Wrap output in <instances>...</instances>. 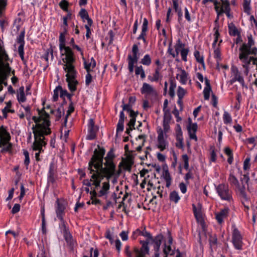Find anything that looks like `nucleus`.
I'll return each mask as SVG.
<instances>
[{
    "instance_id": "nucleus-1",
    "label": "nucleus",
    "mask_w": 257,
    "mask_h": 257,
    "mask_svg": "<svg viewBox=\"0 0 257 257\" xmlns=\"http://www.w3.org/2000/svg\"><path fill=\"white\" fill-rule=\"evenodd\" d=\"M39 117L33 116L32 119L36 123L35 125H33L32 130L34 137V142L32 148L33 151H38L35 153V158L37 161H40V154L43 152V147L45 146L47 142L45 141V136L51 133L49 127L50 121L49 120V114L47 113L44 108L38 110Z\"/></svg>"
},
{
    "instance_id": "nucleus-2",
    "label": "nucleus",
    "mask_w": 257,
    "mask_h": 257,
    "mask_svg": "<svg viewBox=\"0 0 257 257\" xmlns=\"http://www.w3.org/2000/svg\"><path fill=\"white\" fill-rule=\"evenodd\" d=\"M98 150L95 149L88 164V170L92 173L94 170L100 171L105 174L107 179L114 175L116 172L115 165L113 163L115 155L112 149L107 153L104 158V167H102L103 159L105 154V149L98 146Z\"/></svg>"
},
{
    "instance_id": "nucleus-3",
    "label": "nucleus",
    "mask_w": 257,
    "mask_h": 257,
    "mask_svg": "<svg viewBox=\"0 0 257 257\" xmlns=\"http://www.w3.org/2000/svg\"><path fill=\"white\" fill-rule=\"evenodd\" d=\"M91 174L92 187H91L90 195L93 197H106L110 189V178L107 179L105 174L95 170Z\"/></svg>"
},
{
    "instance_id": "nucleus-4",
    "label": "nucleus",
    "mask_w": 257,
    "mask_h": 257,
    "mask_svg": "<svg viewBox=\"0 0 257 257\" xmlns=\"http://www.w3.org/2000/svg\"><path fill=\"white\" fill-rule=\"evenodd\" d=\"M60 55L62 60V65L64 71L75 70L74 63L75 57L72 50L69 47L60 49Z\"/></svg>"
},
{
    "instance_id": "nucleus-5",
    "label": "nucleus",
    "mask_w": 257,
    "mask_h": 257,
    "mask_svg": "<svg viewBox=\"0 0 257 257\" xmlns=\"http://www.w3.org/2000/svg\"><path fill=\"white\" fill-rule=\"evenodd\" d=\"M141 235L147 238L146 240H141L140 244L142 246L140 248L138 247L134 248V252L136 257H146L147 254L149 253V247L148 244L150 243V239H153L151 234L146 230V228L142 230Z\"/></svg>"
},
{
    "instance_id": "nucleus-6",
    "label": "nucleus",
    "mask_w": 257,
    "mask_h": 257,
    "mask_svg": "<svg viewBox=\"0 0 257 257\" xmlns=\"http://www.w3.org/2000/svg\"><path fill=\"white\" fill-rule=\"evenodd\" d=\"M254 44V40L252 38V35H249L247 36V43L246 44H243L239 48V59H242L247 60L245 57L252 55L256 56L257 54V48L256 47H252Z\"/></svg>"
},
{
    "instance_id": "nucleus-7",
    "label": "nucleus",
    "mask_w": 257,
    "mask_h": 257,
    "mask_svg": "<svg viewBox=\"0 0 257 257\" xmlns=\"http://www.w3.org/2000/svg\"><path fill=\"white\" fill-rule=\"evenodd\" d=\"M139 49L138 45L134 44L132 47V53L127 56L128 70L130 73L134 70L135 65L138 63L140 58Z\"/></svg>"
},
{
    "instance_id": "nucleus-8",
    "label": "nucleus",
    "mask_w": 257,
    "mask_h": 257,
    "mask_svg": "<svg viewBox=\"0 0 257 257\" xmlns=\"http://www.w3.org/2000/svg\"><path fill=\"white\" fill-rule=\"evenodd\" d=\"M215 187L216 191L221 200L227 201L232 200V192L229 190L228 184L221 183L215 185Z\"/></svg>"
},
{
    "instance_id": "nucleus-9",
    "label": "nucleus",
    "mask_w": 257,
    "mask_h": 257,
    "mask_svg": "<svg viewBox=\"0 0 257 257\" xmlns=\"http://www.w3.org/2000/svg\"><path fill=\"white\" fill-rule=\"evenodd\" d=\"M232 243L234 247L237 250H242L243 243L242 236L234 224L232 225Z\"/></svg>"
},
{
    "instance_id": "nucleus-10",
    "label": "nucleus",
    "mask_w": 257,
    "mask_h": 257,
    "mask_svg": "<svg viewBox=\"0 0 257 257\" xmlns=\"http://www.w3.org/2000/svg\"><path fill=\"white\" fill-rule=\"evenodd\" d=\"M66 77V81L69 90L71 92H74L76 90V85L78 84V81L76 79L77 76V71L76 70L65 71Z\"/></svg>"
},
{
    "instance_id": "nucleus-11",
    "label": "nucleus",
    "mask_w": 257,
    "mask_h": 257,
    "mask_svg": "<svg viewBox=\"0 0 257 257\" xmlns=\"http://www.w3.org/2000/svg\"><path fill=\"white\" fill-rule=\"evenodd\" d=\"M231 78L230 80V83L231 84L237 81L242 87L244 86L245 82L243 77L241 75L237 67L235 66L231 67Z\"/></svg>"
},
{
    "instance_id": "nucleus-12",
    "label": "nucleus",
    "mask_w": 257,
    "mask_h": 257,
    "mask_svg": "<svg viewBox=\"0 0 257 257\" xmlns=\"http://www.w3.org/2000/svg\"><path fill=\"white\" fill-rule=\"evenodd\" d=\"M158 137L157 146L161 151H164L168 145L166 140V135L164 134L163 129L161 127H158L157 129Z\"/></svg>"
},
{
    "instance_id": "nucleus-13",
    "label": "nucleus",
    "mask_w": 257,
    "mask_h": 257,
    "mask_svg": "<svg viewBox=\"0 0 257 257\" xmlns=\"http://www.w3.org/2000/svg\"><path fill=\"white\" fill-rule=\"evenodd\" d=\"M88 134L86 136V139L88 140H94L96 136V133L98 130V127L95 125L94 119L90 118L88 122Z\"/></svg>"
},
{
    "instance_id": "nucleus-14",
    "label": "nucleus",
    "mask_w": 257,
    "mask_h": 257,
    "mask_svg": "<svg viewBox=\"0 0 257 257\" xmlns=\"http://www.w3.org/2000/svg\"><path fill=\"white\" fill-rule=\"evenodd\" d=\"M25 31L23 30L21 32L20 35L17 38L16 42L17 43L19 44L20 45L18 47V51L20 57H21V60L24 62V46H25Z\"/></svg>"
},
{
    "instance_id": "nucleus-15",
    "label": "nucleus",
    "mask_w": 257,
    "mask_h": 257,
    "mask_svg": "<svg viewBox=\"0 0 257 257\" xmlns=\"http://www.w3.org/2000/svg\"><path fill=\"white\" fill-rule=\"evenodd\" d=\"M176 79L183 85H185L188 81L190 84H191V80L189 76V74L181 67L177 68Z\"/></svg>"
},
{
    "instance_id": "nucleus-16",
    "label": "nucleus",
    "mask_w": 257,
    "mask_h": 257,
    "mask_svg": "<svg viewBox=\"0 0 257 257\" xmlns=\"http://www.w3.org/2000/svg\"><path fill=\"white\" fill-rule=\"evenodd\" d=\"M141 92L146 97L155 96L157 95V92L155 88L150 84L144 83L141 88Z\"/></svg>"
},
{
    "instance_id": "nucleus-17",
    "label": "nucleus",
    "mask_w": 257,
    "mask_h": 257,
    "mask_svg": "<svg viewBox=\"0 0 257 257\" xmlns=\"http://www.w3.org/2000/svg\"><path fill=\"white\" fill-rule=\"evenodd\" d=\"M11 72L14 75L15 70L12 71L11 68L0 69V83L3 86H8L7 80Z\"/></svg>"
},
{
    "instance_id": "nucleus-18",
    "label": "nucleus",
    "mask_w": 257,
    "mask_h": 257,
    "mask_svg": "<svg viewBox=\"0 0 257 257\" xmlns=\"http://www.w3.org/2000/svg\"><path fill=\"white\" fill-rule=\"evenodd\" d=\"M57 207L56 208V213L57 218L61 221L62 224H64V220L63 216L64 214V210L65 209V205L58 199L56 201Z\"/></svg>"
},
{
    "instance_id": "nucleus-19",
    "label": "nucleus",
    "mask_w": 257,
    "mask_h": 257,
    "mask_svg": "<svg viewBox=\"0 0 257 257\" xmlns=\"http://www.w3.org/2000/svg\"><path fill=\"white\" fill-rule=\"evenodd\" d=\"M8 56L5 51L0 47V69L11 68L9 64L7 62Z\"/></svg>"
},
{
    "instance_id": "nucleus-20",
    "label": "nucleus",
    "mask_w": 257,
    "mask_h": 257,
    "mask_svg": "<svg viewBox=\"0 0 257 257\" xmlns=\"http://www.w3.org/2000/svg\"><path fill=\"white\" fill-rule=\"evenodd\" d=\"M176 147L178 148L184 149V144H183V137L182 135V132L180 126L178 124L177 125V128L176 130Z\"/></svg>"
},
{
    "instance_id": "nucleus-21",
    "label": "nucleus",
    "mask_w": 257,
    "mask_h": 257,
    "mask_svg": "<svg viewBox=\"0 0 257 257\" xmlns=\"http://www.w3.org/2000/svg\"><path fill=\"white\" fill-rule=\"evenodd\" d=\"M84 68L87 72H92L93 69L95 67L96 63L93 57L86 60L84 57H82Z\"/></svg>"
},
{
    "instance_id": "nucleus-22",
    "label": "nucleus",
    "mask_w": 257,
    "mask_h": 257,
    "mask_svg": "<svg viewBox=\"0 0 257 257\" xmlns=\"http://www.w3.org/2000/svg\"><path fill=\"white\" fill-rule=\"evenodd\" d=\"M221 8L219 7L220 4L217 5V11H216L217 14V19H218L219 15L228 11H230L229 2L228 0H221Z\"/></svg>"
},
{
    "instance_id": "nucleus-23",
    "label": "nucleus",
    "mask_w": 257,
    "mask_h": 257,
    "mask_svg": "<svg viewBox=\"0 0 257 257\" xmlns=\"http://www.w3.org/2000/svg\"><path fill=\"white\" fill-rule=\"evenodd\" d=\"M229 209L225 208L222 209L220 211L215 213V218L219 224L223 222L224 219L226 218L228 215Z\"/></svg>"
},
{
    "instance_id": "nucleus-24",
    "label": "nucleus",
    "mask_w": 257,
    "mask_h": 257,
    "mask_svg": "<svg viewBox=\"0 0 257 257\" xmlns=\"http://www.w3.org/2000/svg\"><path fill=\"white\" fill-rule=\"evenodd\" d=\"M56 171V167L53 163L49 165V172L47 175V180L49 183H54L55 181V175Z\"/></svg>"
},
{
    "instance_id": "nucleus-25",
    "label": "nucleus",
    "mask_w": 257,
    "mask_h": 257,
    "mask_svg": "<svg viewBox=\"0 0 257 257\" xmlns=\"http://www.w3.org/2000/svg\"><path fill=\"white\" fill-rule=\"evenodd\" d=\"M163 238V235L159 234L155 236V238L153 237V239H150V242H152L154 244V248L155 252H159Z\"/></svg>"
},
{
    "instance_id": "nucleus-26",
    "label": "nucleus",
    "mask_w": 257,
    "mask_h": 257,
    "mask_svg": "<svg viewBox=\"0 0 257 257\" xmlns=\"http://www.w3.org/2000/svg\"><path fill=\"white\" fill-rule=\"evenodd\" d=\"M197 124L196 123H190L187 127L189 135V137L191 139L197 140V138L196 135V132L197 130Z\"/></svg>"
},
{
    "instance_id": "nucleus-27",
    "label": "nucleus",
    "mask_w": 257,
    "mask_h": 257,
    "mask_svg": "<svg viewBox=\"0 0 257 257\" xmlns=\"http://www.w3.org/2000/svg\"><path fill=\"white\" fill-rule=\"evenodd\" d=\"M163 78V75L161 72V70L159 69H155L154 72L148 76V79L151 82H158L161 80Z\"/></svg>"
},
{
    "instance_id": "nucleus-28",
    "label": "nucleus",
    "mask_w": 257,
    "mask_h": 257,
    "mask_svg": "<svg viewBox=\"0 0 257 257\" xmlns=\"http://www.w3.org/2000/svg\"><path fill=\"white\" fill-rule=\"evenodd\" d=\"M17 98L20 103L25 102L26 101V96L24 92V87L21 86L17 90Z\"/></svg>"
},
{
    "instance_id": "nucleus-29",
    "label": "nucleus",
    "mask_w": 257,
    "mask_h": 257,
    "mask_svg": "<svg viewBox=\"0 0 257 257\" xmlns=\"http://www.w3.org/2000/svg\"><path fill=\"white\" fill-rule=\"evenodd\" d=\"M205 84L206 86L203 90L204 98L205 100H208L210 97V92L211 91V88L210 81L206 78H205Z\"/></svg>"
},
{
    "instance_id": "nucleus-30",
    "label": "nucleus",
    "mask_w": 257,
    "mask_h": 257,
    "mask_svg": "<svg viewBox=\"0 0 257 257\" xmlns=\"http://www.w3.org/2000/svg\"><path fill=\"white\" fill-rule=\"evenodd\" d=\"M130 116L131 117L128 123V125L129 126V128H126V133L127 134H129L130 129L131 130H133V128L134 127L135 122H136V117L137 116V114L134 111H131V113H130Z\"/></svg>"
},
{
    "instance_id": "nucleus-31",
    "label": "nucleus",
    "mask_w": 257,
    "mask_h": 257,
    "mask_svg": "<svg viewBox=\"0 0 257 257\" xmlns=\"http://www.w3.org/2000/svg\"><path fill=\"white\" fill-rule=\"evenodd\" d=\"M79 15L83 20V22H85V21L86 20L87 24H89V25H92V21L89 17L88 14L85 9H82L79 13Z\"/></svg>"
},
{
    "instance_id": "nucleus-32",
    "label": "nucleus",
    "mask_w": 257,
    "mask_h": 257,
    "mask_svg": "<svg viewBox=\"0 0 257 257\" xmlns=\"http://www.w3.org/2000/svg\"><path fill=\"white\" fill-rule=\"evenodd\" d=\"M148 21L147 18H144L142 26L141 33L137 38L138 40H142L146 36V32L148 31Z\"/></svg>"
},
{
    "instance_id": "nucleus-33",
    "label": "nucleus",
    "mask_w": 257,
    "mask_h": 257,
    "mask_svg": "<svg viewBox=\"0 0 257 257\" xmlns=\"http://www.w3.org/2000/svg\"><path fill=\"white\" fill-rule=\"evenodd\" d=\"M63 236L66 240V241L69 244H71L72 242V236L69 231L68 229L67 228L65 224H63Z\"/></svg>"
},
{
    "instance_id": "nucleus-34",
    "label": "nucleus",
    "mask_w": 257,
    "mask_h": 257,
    "mask_svg": "<svg viewBox=\"0 0 257 257\" xmlns=\"http://www.w3.org/2000/svg\"><path fill=\"white\" fill-rule=\"evenodd\" d=\"M228 33L231 36H236L240 35V33L238 31L236 26L232 23L228 24Z\"/></svg>"
},
{
    "instance_id": "nucleus-35",
    "label": "nucleus",
    "mask_w": 257,
    "mask_h": 257,
    "mask_svg": "<svg viewBox=\"0 0 257 257\" xmlns=\"http://www.w3.org/2000/svg\"><path fill=\"white\" fill-rule=\"evenodd\" d=\"M228 181H229L230 185L234 186L237 188H239L238 180L232 173H230L228 178Z\"/></svg>"
},
{
    "instance_id": "nucleus-36",
    "label": "nucleus",
    "mask_w": 257,
    "mask_h": 257,
    "mask_svg": "<svg viewBox=\"0 0 257 257\" xmlns=\"http://www.w3.org/2000/svg\"><path fill=\"white\" fill-rule=\"evenodd\" d=\"M169 199L170 201L177 204L179 202L180 200V197L178 192L176 191H173L170 192L169 195Z\"/></svg>"
},
{
    "instance_id": "nucleus-37",
    "label": "nucleus",
    "mask_w": 257,
    "mask_h": 257,
    "mask_svg": "<svg viewBox=\"0 0 257 257\" xmlns=\"http://www.w3.org/2000/svg\"><path fill=\"white\" fill-rule=\"evenodd\" d=\"M224 152L228 156L227 162L229 164H231L233 161V155L232 151L228 147H226L224 149Z\"/></svg>"
},
{
    "instance_id": "nucleus-38",
    "label": "nucleus",
    "mask_w": 257,
    "mask_h": 257,
    "mask_svg": "<svg viewBox=\"0 0 257 257\" xmlns=\"http://www.w3.org/2000/svg\"><path fill=\"white\" fill-rule=\"evenodd\" d=\"M194 56L196 61L201 64L203 67L205 66L204 57L198 50H195L194 52Z\"/></svg>"
},
{
    "instance_id": "nucleus-39",
    "label": "nucleus",
    "mask_w": 257,
    "mask_h": 257,
    "mask_svg": "<svg viewBox=\"0 0 257 257\" xmlns=\"http://www.w3.org/2000/svg\"><path fill=\"white\" fill-rule=\"evenodd\" d=\"M51 112L56 116V120H59L62 115L64 114V110L63 107H60L55 110H51Z\"/></svg>"
},
{
    "instance_id": "nucleus-40",
    "label": "nucleus",
    "mask_w": 257,
    "mask_h": 257,
    "mask_svg": "<svg viewBox=\"0 0 257 257\" xmlns=\"http://www.w3.org/2000/svg\"><path fill=\"white\" fill-rule=\"evenodd\" d=\"M64 33H61L59 36V49H62L63 48H66L67 46L65 45V35Z\"/></svg>"
},
{
    "instance_id": "nucleus-41",
    "label": "nucleus",
    "mask_w": 257,
    "mask_h": 257,
    "mask_svg": "<svg viewBox=\"0 0 257 257\" xmlns=\"http://www.w3.org/2000/svg\"><path fill=\"white\" fill-rule=\"evenodd\" d=\"M165 256L164 257H167L168 255H173L175 253L174 250L172 249L171 245L165 244L164 248L163 249Z\"/></svg>"
},
{
    "instance_id": "nucleus-42",
    "label": "nucleus",
    "mask_w": 257,
    "mask_h": 257,
    "mask_svg": "<svg viewBox=\"0 0 257 257\" xmlns=\"http://www.w3.org/2000/svg\"><path fill=\"white\" fill-rule=\"evenodd\" d=\"M163 177L166 183V187H169L171 184L172 179L168 170H166L163 173Z\"/></svg>"
},
{
    "instance_id": "nucleus-43",
    "label": "nucleus",
    "mask_w": 257,
    "mask_h": 257,
    "mask_svg": "<svg viewBox=\"0 0 257 257\" xmlns=\"http://www.w3.org/2000/svg\"><path fill=\"white\" fill-rule=\"evenodd\" d=\"M214 48L213 57L216 60V61L218 62L221 60V55L220 52V49L219 47H216Z\"/></svg>"
},
{
    "instance_id": "nucleus-44",
    "label": "nucleus",
    "mask_w": 257,
    "mask_h": 257,
    "mask_svg": "<svg viewBox=\"0 0 257 257\" xmlns=\"http://www.w3.org/2000/svg\"><path fill=\"white\" fill-rule=\"evenodd\" d=\"M135 74L136 75H140L141 78L144 79L146 77L145 71L142 66H136L135 69Z\"/></svg>"
},
{
    "instance_id": "nucleus-45",
    "label": "nucleus",
    "mask_w": 257,
    "mask_h": 257,
    "mask_svg": "<svg viewBox=\"0 0 257 257\" xmlns=\"http://www.w3.org/2000/svg\"><path fill=\"white\" fill-rule=\"evenodd\" d=\"M223 121L224 124H228L232 122L231 115L226 111H224L223 114Z\"/></svg>"
},
{
    "instance_id": "nucleus-46",
    "label": "nucleus",
    "mask_w": 257,
    "mask_h": 257,
    "mask_svg": "<svg viewBox=\"0 0 257 257\" xmlns=\"http://www.w3.org/2000/svg\"><path fill=\"white\" fill-rule=\"evenodd\" d=\"M141 63L145 66H149L152 63V59L149 54H146L141 59Z\"/></svg>"
},
{
    "instance_id": "nucleus-47",
    "label": "nucleus",
    "mask_w": 257,
    "mask_h": 257,
    "mask_svg": "<svg viewBox=\"0 0 257 257\" xmlns=\"http://www.w3.org/2000/svg\"><path fill=\"white\" fill-rule=\"evenodd\" d=\"M23 154L25 156V159L24 161V163L26 167V168H28V166L30 163V159L29 157V153L28 151L26 150H23Z\"/></svg>"
},
{
    "instance_id": "nucleus-48",
    "label": "nucleus",
    "mask_w": 257,
    "mask_h": 257,
    "mask_svg": "<svg viewBox=\"0 0 257 257\" xmlns=\"http://www.w3.org/2000/svg\"><path fill=\"white\" fill-rule=\"evenodd\" d=\"M74 107L73 103L72 102H71L69 105L68 110L67 111V114H66V116H65L64 122L65 125L67 123V118H68L69 115H70V114L72 112H73L74 111Z\"/></svg>"
},
{
    "instance_id": "nucleus-49",
    "label": "nucleus",
    "mask_w": 257,
    "mask_h": 257,
    "mask_svg": "<svg viewBox=\"0 0 257 257\" xmlns=\"http://www.w3.org/2000/svg\"><path fill=\"white\" fill-rule=\"evenodd\" d=\"M6 106L2 109L3 115L5 118L7 117V114L9 112V110H10V108L12 106V102L11 101H9L6 103Z\"/></svg>"
},
{
    "instance_id": "nucleus-50",
    "label": "nucleus",
    "mask_w": 257,
    "mask_h": 257,
    "mask_svg": "<svg viewBox=\"0 0 257 257\" xmlns=\"http://www.w3.org/2000/svg\"><path fill=\"white\" fill-rule=\"evenodd\" d=\"M10 135L9 133L7 131L6 128L4 127L3 125L0 126V138H5L7 137V138H9Z\"/></svg>"
},
{
    "instance_id": "nucleus-51",
    "label": "nucleus",
    "mask_w": 257,
    "mask_h": 257,
    "mask_svg": "<svg viewBox=\"0 0 257 257\" xmlns=\"http://www.w3.org/2000/svg\"><path fill=\"white\" fill-rule=\"evenodd\" d=\"M176 85L175 82L171 81L170 82V85L169 87V94L171 97H173L175 96V89L176 88Z\"/></svg>"
},
{
    "instance_id": "nucleus-52",
    "label": "nucleus",
    "mask_w": 257,
    "mask_h": 257,
    "mask_svg": "<svg viewBox=\"0 0 257 257\" xmlns=\"http://www.w3.org/2000/svg\"><path fill=\"white\" fill-rule=\"evenodd\" d=\"M182 160L184 162V167L186 170H189V158L187 155L184 154L182 156Z\"/></svg>"
},
{
    "instance_id": "nucleus-53",
    "label": "nucleus",
    "mask_w": 257,
    "mask_h": 257,
    "mask_svg": "<svg viewBox=\"0 0 257 257\" xmlns=\"http://www.w3.org/2000/svg\"><path fill=\"white\" fill-rule=\"evenodd\" d=\"M215 32L214 34V40L212 44V47L213 48L216 47V44L217 42H218V39L219 37L220 36V34L218 31V29L215 28L214 29Z\"/></svg>"
},
{
    "instance_id": "nucleus-54",
    "label": "nucleus",
    "mask_w": 257,
    "mask_h": 257,
    "mask_svg": "<svg viewBox=\"0 0 257 257\" xmlns=\"http://www.w3.org/2000/svg\"><path fill=\"white\" fill-rule=\"evenodd\" d=\"M189 52V50L188 48L182 49L180 54L181 56V59L183 61H187V55L188 54Z\"/></svg>"
},
{
    "instance_id": "nucleus-55",
    "label": "nucleus",
    "mask_w": 257,
    "mask_h": 257,
    "mask_svg": "<svg viewBox=\"0 0 257 257\" xmlns=\"http://www.w3.org/2000/svg\"><path fill=\"white\" fill-rule=\"evenodd\" d=\"M186 93V91L183 87L181 86L178 87L177 94L179 98L183 99Z\"/></svg>"
},
{
    "instance_id": "nucleus-56",
    "label": "nucleus",
    "mask_w": 257,
    "mask_h": 257,
    "mask_svg": "<svg viewBox=\"0 0 257 257\" xmlns=\"http://www.w3.org/2000/svg\"><path fill=\"white\" fill-rule=\"evenodd\" d=\"M60 96L62 98L67 97L68 99H71L72 94L69 93L66 90H64L61 86V90H60Z\"/></svg>"
},
{
    "instance_id": "nucleus-57",
    "label": "nucleus",
    "mask_w": 257,
    "mask_h": 257,
    "mask_svg": "<svg viewBox=\"0 0 257 257\" xmlns=\"http://www.w3.org/2000/svg\"><path fill=\"white\" fill-rule=\"evenodd\" d=\"M60 90H61V86L60 85L57 86L54 90L53 96V100L54 101H56L58 100L59 95H60Z\"/></svg>"
},
{
    "instance_id": "nucleus-58",
    "label": "nucleus",
    "mask_w": 257,
    "mask_h": 257,
    "mask_svg": "<svg viewBox=\"0 0 257 257\" xmlns=\"http://www.w3.org/2000/svg\"><path fill=\"white\" fill-rule=\"evenodd\" d=\"M69 3L66 0H62L59 3L60 7L64 11L68 12Z\"/></svg>"
},
{
    "instance_id": "nucleus-59",
    "label": "nucleus",
    "mask_w": 257,
    "mask_h": 257,
    "mask_svg": "<svg viewBox=\"0 0 257 257\" xmlns=\"http://www.w3.org/2000/svg\"><path fill=\"white\" fill-rule=\"evenodd\" d=\"M193 211L194 214L197 219H199L201 218V213L199 209H197L194 204L192 205Z\"/></svg>"
},
{
    "instance_id": "nucleus-60",
    "label": "nucleus",
    "mask_w": 257,
    "mask_h": 257,
    "mask_svg": "<svg viewBox=\"0 0 257 257\" xmlns=\"http://www.w3.org/2000/svg\"><path fill=\"white\" fill-rule=\"evenodd\" d=\"M172 118L169 110L164 111L163 122H170Z\"/></svg>"
},
{
    "instance_id": "nucleus-61",
    "label": "nucleus",
    "mask_w": 257,
    "mask_h": 257,
    "mask_svg": "<svg viewBox=\"0 0 257 257\" xmlns=\"http://www.w3.org/2000/svg\"><path fill=\"white\" fill-rule=\"evenodd\" d=\"M0 148H2L5 146H6L10 142L9 141L11 140V136H9V138H7V137L5 138H0Z\"/></svg>"
},
{
    "instance_id": "nucleus-62",
    "label": "nucleus",
    "mask_w": 257,
    "mask_h": 257,
    "mask_svg": "<svg viewBox=\"0 0 257 257\" xmlns=\"http://www.w3.org/2000/svg\"><path fill=\"white\" fill-rule=\"evenodd\" d=\"M21 106L24 108L26 112V117L28 120H29L31 118V107L29 105L25 106L23 105H21Z\"/></svg>"
},
{
    "instance_id": "nucleus-63",
    "label": "nucleus",
    "mask_w": 257,
    "mask_h": 257,
    "mask_svg": "<svg viewBox=\"0 0 257 257\" xmlns=\"http://www.w3.org/2000/svg\"><path fill=\"white\" fill-rule=\"evenodd\" d=\"M243 7L244 13H245L247 15H250V3L245 0L243 3Z\"/></svg>"
},
{
    "instance_id": "nucleus-64",
    "label": "nucleus",
    "mask_w": 257,
    "mask_h": 257,
    "mask_svg": "<svg viewBox=\"0 0 257 257\" xmlns=\"http://www.w3.org/2000/svg\"><path fill=\"white\" fill-rule=\"evenodd\" d=\"M124 252L127 257H134V256L136 257V254L134 252V249L133 250V252H132L130 250V246L128 245H126L125 246Z\"/></svg>"
}]
</instances>
